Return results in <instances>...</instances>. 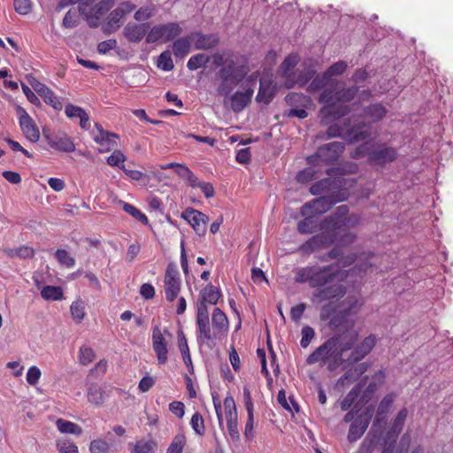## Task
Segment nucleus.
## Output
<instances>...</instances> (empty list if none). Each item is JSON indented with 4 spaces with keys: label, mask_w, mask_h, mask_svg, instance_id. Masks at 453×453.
<instances>
[{
    "label": "nucleus",
    "mask_w": 453,
    "mask_h": 453,
    "mask_svg": "<svg viewBox=\"0 0 453 453\" xmlns=\"http://www.w3.org/2000/svg\"><path fill=\"white\" fill-rule=\"evenodd\" d=\"M361 303L357 296H349L340 305L339 311L329 320L331 328L340 331L326 339L306 358L308 365L319 364L330 372L352 367L364 359L377 343L374 334L357 344L359 333L353 327Z\"/></svg>",
    "instance_id": "f257e3e1"
},
{
    "label": "nucleus",
    "mask_w": 453,
    "mask_h": 453,
    "mask_svg": "<svg viewBox=\"0 0 453 453\" xmlns=\"http://www.w3.org/2000/svg\"><path fill=\"white\" fill-rule=\"evenodd\" d=\"M220 296V290L211 284H208L200 292L201 299L196 303V340L200 345L209 344L214 339H221L228 332V319L219 308L213 310L211 326L210 325V313L207 304H217Z\"/></svg>",
    "instance_id": "f03ea898"
},
{
    "label": "nucleus",
    "mask_w": 453,
    "mask_h": 453,
    "mask_svg": "<svg viewBox=\"0 0 453 453\" xmlns=\"http://www.w3.org/2000/svg\"><path fill=\"white\" fill-rule=\"evenodd\" d=\"M338 278V265H328L296 268L294 280L296 283H308L311 288H318L314 296L319 301H326L342 297L345 294V288L340 284H332L322 288Z\"/></svg>",
    "instance_id": "7ed1b4c3"
},
{
    "label": "nucleus",
    "mask_w": 453,
    "mask_h": 453,
    "mask_svg": "<svg viewBox=\"0 0 453 453\" xmlns=\"http://www.w3.org/2000/svg\"><path fill=\"white\" fill-rule=\"evenodd\" d=\"M331 85L334 86L333 88H326L319 96V102L325 104L321 110L322 121L325 124L347 115L349 112V106L337 104L351 101L358 91L357 86L343 88V83L339 81Z\"/></svg>",
    "instance_id": "20e7f679"
},
{
    "label": "nucleus",
    "mask_w": 453,
    "mask_h": 453,
    "mask_svg": "<svg viewBox=\"0 0 453 453\" xmlns=\"http://www.w3.org/2000/svg\"><path fill=\"white\" fill-rule=\"evenodd\" d=\"M249 67L238 64L233 58H226L224 65L215 73L216 91L219 96L227 97L233 90L244 80Z\"/></svg>",
    "instance_id": "39448f33"
},
{
    "label": "nucleus",
    "mask_w": 453,
    "mask_h": 453,
    "mask_svg": "<svg viewBox=\"0 0 453 453\" xmlns=\"http://www.w3.org/2000/svg\"><path fill=\"white\" fill-rule=\"evenodd\" d=\"M365 127H367L364 122L355 123L351 127H349V123H344L343 126L334 123L329 126L326 134L329 138L342 137L349 142H355L364 141L370 137L371 133L369 128Z\"/></svg>",
    "instance_id": "423d86ee"
},
{
    "label": "nucleus",
    "mask_w": 453,
    "mask_h": 453,
    "mask_svg": "<svg viewBox=\"0 0 453 453\" xmlns=\"http://www.w3.org/2000/svg\"><path fill=\"white\" fill-rule=\"evenodd\" d=\"M345 149L342 142H332L320 146L315 154L307 157L309 165H317L319 164L333 165L335 163Z\"/></svg>",
    "instance_id": "0eeeda50"
},
{
    "label": "nucleus",
    "mask_w": 453,
    "mask_h": 453,
    "mask_svg": "<svg viewBox=\"0 0 453 453\" xmlns=\"http://www.w3.org/2000/svg\"><path fill=\"white\" fill-rule=\"evenodd\" d=\"M320 230V234L312 236L299 247V251L303 256H309L313 252L327 248L336 241L337 234L329 229H326L322 223Z\"/></svg>",
    "instance_id": "6e6552de"
},
{
    "label": "nucleus",
    "mask_w": 453,
    "mask_h": 453,
    "mask_svg": "<svg viewBox=\"0 0 453 453\" xmlns=\"http://www.w3.org/2000/svg\"><path fill=\"white\" fill-rule=\"evenodd\" d=\"M114 4V0H101L93 7L88 8L85 3H81L79 10L90 27H97L101 19L113 7Z\"/></svg>",
    "instance_id": "1a4fd4ad"
},
{
    "label": "nucleus",
    "mask_w": 453,
    "mask_h": 453,
    "mask_svg": "<svg viewBox=\"0 0 453 453\" xmlns=\"http://www.w3.org/2000/svg\"><path fill=\"white\" fill-rule=\"evenodd\" d=\"M182 29L177 22L157 25L150 28L146 36L147 43H154L159 40L169 42L180 35Z\"/></svg>",
    "instance_id": "9d476101"
},
{
    "label": "nucleus",
    "mask_w": 453,
    "mask_h": 453,
    "mask_svg": "<svg viewBox=\"0 0 453 453\" xmlns=\"http://www.w3.org/2000/svg\"><path fill=\"white\" fill-rule=\"evenodd\" d=\"M181 280L180 272L175 264H168L165 277H164V290L165 294V299L172 303L173 302L180 291Z\"/></svg>",
    "instance_id": "9b49d317"
},
{
    "label": "nucleus",
    "mask_w": 453,
    "mask_h": 453,
    "mask_svg": "<svg viewBox=\"0 0 453 453\" xmlns=\"http://www.w3.org/2000/svg\"><path fill=\"white\" fill-rule=\"evenodd\" d=\"M372 414L373 407L372 405L367 406L350 424L347 435L349 442L357 441L363 436L369 426Z\"/></svg>",
    "instance_id": "f8f14e48"
},
{
    "label": "nucleus",
    "mask_w": 453,
    "mask_h": 453,
    "mask_svg": "<svg viewBox=\"0 0 453 453\" xmlns=\"http://www.w3.org/2000/svg\"><path fill=\"white\" fill-rule=\"evenodd\" d=\"M42 135L50 147L56 150L61 152H73L75 150V145L72 138L65 132H50L43 128Z\"/></svg>",
    "instance_id": "ddd939ff"
},
{
    "label": "nucleus",
    "mask_w": 453,
    "mask_h": 453,
    "mask_svg": "<svg viewBox=\"0 0 453 453\" xmlns=\"http://www.w3.org/2000/svg\"><path fill=\"white\" fill-rule=\"evenodd\" d=\"M91 135L94 142L99 145V152L105 153L115 147H117V142L115 139L119 138V135L106 131L98 123L95 124V128L91 131Z\"/></svg>",
    "instance_id": "4468645a"
},
{
    "label": "nucleus",
    "mask_w": 453,
    "mask_h": 453,
    "mask_svg": "<svg viewBox=\"0 0 453 453\" xmlns=\"http://www.w3.org/2000/svg\"><path fill=\"white\" fill-rule=\"evenodd\" d=\"M256 79H253L251 75L247 81L246 88L242 91H236L230 95V102L232 110L238 113L241 112L251 101L254 94V88H252Z\"/></svg>",
    "instance_id": "2eb2a0df"
},
{
    "label": "nucleus",
    "mask_w": 453,
    "mask_h": 453,
    "mask_svg": "<svg viewBox=\"0 0 453 453\" xmlns=\"http://www.w3.org/2000/svg\"><path fill=\"white\" fill-rule=\"evenodd\" d=\"M348 213L349 208L347 205L338 206L334 213L326 217L321 223L326 229H329L338 236L345 227Z\"/></svg>",
    "instance_id": "dca6fc26"
},
{
    "label": "nucleus",
    "mask_w": 453,
    "mask_h": 453,
    "mask_svg": "<svg viewBox=\"0 0 453 453\" xmlns=\"http://www.w3.org/2000/svg\"><path fill=\"white\" fill-rule=\"evenodd\" d=\"M397 150L387 144H380L371 149L368 153V160L376 165H384L393 162L397 157Z\"/></svg>",
    "instance_id": "f3484780"
},
{
    "label": "nucleus",
    "mask_w": 453,
    "mask_h": 453,
    "mask_svg": "<svg viewBox=\"0 0 453 453\" xmlns=\"http://www.w3.org/2000/svg\"><path fill=\"white\" fill-rule=\"evenodd\" d=\"M17 113L20 129L26 138L32 142H37L40 138V131L33 119L21 106L17 107Z\"/></svg>",
    "instance_id": "a211bd4d"
},
{
    "label": "nucleus",
    "mask_w": 453,
    "mask_h": 453,
    "mask_svg": "<svg viewBox=\"0 0 453 453\" xmlns=\"http://www.w3.org/2000/svg\"><path fill=\"white\" fill-rule=\"evenodd\" d=\"M334 203L330 196H320L304 203L300 209V214L302 216L311 214L315 217L328 211Z\"/></svg>",
    "instance_id": "6ab92c4d"
},
{
    "label": "nucleus",
    "mask_w": 453,
    "mask_h": 453,
    "mask_svg": "<svg viewBox=\"0 0 453 453\" xmlns=\"http://www.w3.org/2000/svg\"><path fill=\"white\" fill-rule=\"evenodd\" d=\"M180 217L188 221L196 234H203L205 233V226L209 218L204 213L189 207L181 212Z\"/></svg>",
    "instance_id": "aec40b11"
},
{
    "label": "nucleus",
    "mask_w": 453,
    "mask_h": 453,
    "mask_svg": "<svg viewBox=\"0 0 453 453\" xmlns=\"http://www.w3.org/2000/svg\"><path fill=\"white\" fill-rule=\"evenodd\" d=\"M299 62L297 55L291 54L288 56L279 67V73L284 79V85L287 88H292L295 81V68Z\"/></svg>",
    "instance_id": "412c9836"
},
{
    "label": "nucleus",
    "mask_w": 453,
    "mask_h": 453,
    "mask_svg": "<svg viewBox=\"0 0 453 453\" xmlns=\"http://www.w3.org/2000/svg\"><path fill=\"white\" fill-rule=\"evenodd\" d=\"M152 347L159 365H165L168 359V349L165 339L158 326L152 329Z\"/></svg>",
    "instance_id": "4be33fe9"
},
{
    "label": "nucleus",
    "mask_w": 453,
    "mask_h": 453,
    "mask_svg": "<svg viewBox=\"0 0 453 453\" xmlns=\"http://www.w3.org/2000/svg\"><path fill=\"white\" fill-rule=\"evenodd\" d=\"M149 23H127L124 29L123 35L130 42H140L143 37L149 33Z\"/></svg>",
    "instance_id": "5701e85b"
},
{
    "label": "nucleus",
    "mask_w": 453,
    "mask_h": 453,
    "mask_svg": "<svg viewBox=\"0 0 453 453\" xmlns=\"http://www.w3.org/2000/svg\"><path fill=\"white\" fill-rule=\"evenodd\" d=\"M259 82V90L256 99L259 103L268 104L273 100L275 94L273 81L269 77H262Z\"/></svg>",
    "instance_id": "b1692460"
},
{
    "label": "nucleus",
    "mask_w": 453,
    "mask_h": 453,
    "mask_svg": "<svg viewBox=\"0 0 453 453\" xmlns=\"http://www.w3.org/2000/svg\"><path fill=\"white\" fill-rule=\"evenodd\" d=\"M395 398L396 395L395 393H389L381 399L377 408L376 416L373 420V426H379L385 420L386 415L392 408Z\"/></svg>",
    "instance_id": "393cba45"
},
{
    "label": "nucleus",
    "mask_w": 453,
    "mask_h": 453,
    "mask_svg": "<svg viewBox=\"0 0 453 453\" xmlns=\"http://www.w3.org/2000/svg\"><path fill=\"white\" fill-rule=\"evenodd\" d=\"M196 37L195 49L207 50L214 48L219 44V39L217 35H204L200 32H195L191 35V38Z\"/></svg>",
    "instance_id": "a878e982"
},
{
    "label": "nucleus",
    "mask_w": 453,
    "mask_h": 453,
    "mask_svg": "<svg viewBox=\"0 0 453 453\" xmlns=\"http://www.w3.org/2000/svg\"><path fill=\"white\" fill-rule=\"evenodd\" d=\"M408 416V410L406 408L401 409L396 416L391 422L389 429L388 431V438H397L403 431L405 420Z\"/></svg>",
    "instance_id": "bb28decb"
},
{
    "label": "nucleus",
    "mask_w": 453,
    "mask_h": 453,
    "mask_svg": "<svg viewBox=\"0 0 453 453\" xmlns=\"http://www.w3.org/2000/svg\"><path fill=\"white\" fill-rule=\"evenodd\" d=\"M124 16L120 11L117 9L112 10L108 17L106 23L103 26V32L105 35H111L116 32L122 25Z\"/></svg>",
    "instance_id": "cd10ccee"
},
{
    "label": "nucleus",
    "mask_w": 453,
    "mask_h": 453,
    "mask_svg": "<svg viewBox=\"0 0 453 453\" xmlns=\"http://www.w3.org/2000/svg\"><path fill=\"white\" fill-rule=\"evenodd\" d=\"M388 110L381 104H373L364 109L363 117L371 122L376 123L381 120L387 114Z\"/></svg>",
    "instance_id": "c85d7f7f"
},
{
    "label": "nucleus",
    "mask_w": 453,
    "mask_h": 453,
    "mask_svg": "<svg viewBox=\"0 0 453 453\" xmlns=\"http://www.w3.org/2000/svg\"><path fill=\"white\" fill-rule=\"evenodd\" d=\"M191 35L190 36H183L176 39L173 44V53L177 58H185L190 51L191 49Z\"/></svg>",
    "instance_id": "c756f323"
},
{
    "label": "nucleus",
    "mask_w": 453,
    "mask_h": 453,
    "mask_svg": "<svg viewBox=\"0 0 453 453\" xmlns=\"http://www.w3.org/2000/svg\"><path fill=\"white\" fill-rule=\"evenodd\" d=\"M334 81H330L329 78L326 76V73H323L322 74H319L317 76H313L312 81L308 85L307 90L311 93L317 92L328 85L329 87L327 88H333L334 86L331 84L334 83Z\"/></svg>",
    "instance_id": "7c9ffc66"
},
{
    "label": "nucleus",
    "mask_w": 453,
    "mask_h": 453,
    "mask_svg": "<svg viewBox=\"0 0 453 453\" xmlns=\"http://www.w3.org/2000/svg\"><path fill=\"white\" fill-rule=\"evenodd\" d=\"M363 387H364V384L359 383V384L356 385L346 395V396L341 402V409H342V411H345L349 410L351 407L353 408V406L355 405V402L357 399V397L359 396L360 392H361Z\"/></svg>",
    "instance_id": "2f4dec72"
},
{
    "label": "nucleus",
    "mask_w": 453,
    "mask_h": 453,
    "mask_svg": "<svg viewBox=\"0 0 453 453\" xmlns=\"http://www.w3.org/2000/svg\"><path fill=\"white\" fill-rule=\"evenodd\" d=\"M87 396L90 403L99 406L104 403L107 395L99 386L91 385L88 389Z\"/></svg>",
    "instance_id": "473e14b6"
},
{
    "label": "nucleus",
    "mask_w": 453,
    "mask_h": 453,
    "mask_svg": "<svg viewBox=\"0 0 453 453\" xmlns=\"http://www.w3.org/2000/svg\"><path fill=\"white\" fill-rule=\"evenodd\" d=\"M56 426L62 434L80 435L82 433V429L79 425L64 418H58L56 421Z\"/></svg>",
    "instance_id": "72a5a7b5"
},
{
    "label": "nucleus",
    "mask_w": 453,
    "mask_h": 453,
    "mask_svg": "<svg viewBox=\"0 0 453 453\" xmlns=\"http://www.w3.org/2000/svg\"><path fill=\"white\" fill-rule=\"evenodd\" d=\"M178 345H179V349L182 356L183 362L185 363L187 367H188V368L190 367L191 369H193L191 356H190L189 348L188 345V341L186 339V336H185L183 331L178 332Z\"/></svg>",
    "instance_id": "f704fd0d"
},
{
    "label": "nucleus",
    "mask_w": 453,
    "mask_h": 453,
    "mask_svg": "<svg viewBox=\"0 0 453 453\" xmlns=\"http://www.w3.org/2000/svg\"><path fill=\"white\" fill-rule=\"evenodd\" d=\"M297 223V230L302 234H312L317 230V219L314 216L308 214Z\"/></svg>",
    "instance_id": "c9c22d12"
},
{
    "label": "nucleus",
    "mask_w": 453,
    "mask_h": 453,
    "mask_svg": "<svg viewBox=\"0 0 453 453\" xmlns=\"http://www.w3.org/2000/svg\"><path fill=\"white\" fill-rule=\"evenodd\" d=\"M41 296L47 301H59L64 298V293L60 287L50 285L42 288Z\"/></svg>",
    "instance_id": "e433bc0d"
},
{
    "label": "nucleus",
    "mask_w": 453,
    "mask_h": 453,
    "mask_svg": "<svg viewBox=\"0 0 453 453\" xmlns=\"http://www.w3.org/2000/svg\"><path fill=\"white\" fill-rule=\"evenodd\" d=\"M354 369H350L351 367L348 368L349 370L344 373V375L340 379V380H357L362 374H364L368 367L369 364L366 362L360 363V364H355Z\"/></svg>",
    "instance_id": "4c0bfd02"
},
{
    "label": "nucleus",
    "mask_w": 453,
    "mask_h": 453,
    "mask_svg": "<svg viewBox=\"0 0 453 453\" xmlns=\"http://www.w3.org/2000/svg\"><path fill=\"white\" fill-rule=\"evenodd\" d=\"M156 444L150 440H139L131 448L130 453H155Z\"/></svg>",
    "instance_id": "58836bf2"
},
{
    "label": "nucleus",
    "mask_w": 453,
    "mask_h": 453,
    "mask_svg": "<svg viewBox=\"0 0 453 453\" xmlns=\"http://www.w3.org/2000/svg\"><path fill=\"white\" fill-rule=\"evenodd\" d=\"M210 61V57L204 53H198L192 56L188 63L187 67L190 71L197 70L200 67L205 66V65Z\"/></svg>",
    "instance_id": "ea45409f"
},
{
    "label": "nucleus",
    "mask_w": 453,
    "mask_h": 453,
    "mask_svg": "<svg viewBox=\"0 0 453 453\" xmlns=\"http://www.w3.org/2000/svg\"><path fill=\"white\" fill-rule=\"evenodd\" d=\"M186 442L187 440L183 434H176L167 448L166 453H183Z\"/></svg>",
    "instance_id": "a19ab883"
},
{
    "label": "nucleus",
    "mask_w": 453,
    "mask_h": 453,
    "mask_svg": "<svg viewBox=\"0 0 453 453\" xmlns=\"http://www.w3.org/2000/svg\"><path fill=\"white\" fill-rule=\"evenodd\" d=\"M157 67L165 72H169L173 69L174 65L170 50H165L159 55L157 58Z\"/></svg>",
    "instance_id": "79ce46f5"
},
{
    "label": "nucleus",
    "mask_w": 453,
    "mask_h": 453,
    "mask_svg": "<svg viewBox=\"0 0 453 453\" xmlns=\"http://www.w3.org/2000/svg\"><path fill=\"white\" fill-rule=\"evenodd\" d=\"M127 157L119 150H114L111 156L106 159V162L111 166H116L123 170L125 168L124 162Z\"/></svg>",
    "instance_id": "37998d69"
},
{
    "label": "nucleus",
    "mask_w": 453,
    "mask_h": 453,
    "mask_svg": "<svg viewBox=\"0 0 453 453\" xmlns=\"http://www.w3.org/2000/svg\"><path fill=\"white\" fill-rule=\"evenodd\" d=\"M55 257L59 264L67 268H72L75 265V259L65 250H57L55 252Z\"/></svg>",
    "instance_id": "c03bdc74"
},
{
    "label": "nucleus",
    "mask_w": 453,
    "mask_h": 453,
    "mask_svg": "<svg viewBox=\"0 0 453 453\" xmlns=\"http://www.w3.org/2000/svg\"><path fill=\"white\" fill-rule=\"evenodd\" d=\"M73 319L80 323L85 316V305L81 300L74 301L70 307Z\"/></svg>",
    "instance_id": "a18cd8bd"
},
{
    "label": "nucleus",
    "mask_w": 453,
    "mask_h": 453,
    "mask_svg": "<svg viewBox=\"0 0 453 453\" xmlns=\"http://www.w3.org/2000/svg\"><path fill=\"white\" fill-rule=\"evenodd\" d=\"M315 72L311 69H304L300 72L298 74H295V81L293 83V88L295 86L303 87L313 78Z\"/></svg>",
    "instance_id": "49530a36"
},
{
    "label": "nucleus",
    "mask_w": 453,
    "mask_h": 453,
    "mask_svg": "<svg viewBox=\"0 0 453 453\" xmlns=\"http://www.w3.org/2000/svg\"><path fill=\"white\" fill-rule=\"evenodd\" d=\"M122 204H123V210L127 213H128L131 216H133L135 219H137L141 223H142L144 225L148 224V218H147V216L144 213H142L140 210H138L134 205H132L130 203H125V202H123Z\"/></svg>",
    "instance_id": "de8ad7c7"
},
{
    "label": "nucleus",
    "mask_w": 453,
    "mask_h": 453,
    "mask_svg": "<svg viewBox=\"0 0 453 453\" xmlns=\"http://www.w3.org/2000/svg\"><path fill=\"white\" fill-rule=\"evenodd\" d=\"M10 257H17L19 258H30L34 256V250L28 246H20L19 248L11 249L7 251Z\"/></svg>",
    "instance_id": "09e8293b"
},
{
    "label": "nucleus",
    "mask_w": 453,
    "mask_h": 453,
    "mask_svg": "<svg viewBox=\"0 0 453 453\" xmlns=\"http://www.w3.org/2000/svg\"><path fill=\"white\" fill-rule=\"evenodd\" d=\"M42 97L46 104L50 105L56 111L62 110L63 105L59 97L50 88Z\"/></svg>",
    "instance_id": "8fccbe9b"
},
{
    "label": "nucleus",
    "mask_w": 453,
    "mask_h": 453,
    "mask_svg": "<svg viewBox=\"0 0 453 453\" xmlns=\"http://www.w3.org/2000/svg\"><path fill=\"white\" fill-rule=\"evenodd\" d=\"M331 184L332 180L330 178H324L312 184L310 188V191L312 195L318 196L328 190Z\"/></svg>",
    "instance_id": "3c124183"
},
{
    "label": "nucleus",
    "mask_w": 453,
    "mask_h": 453,
    "mask_svg": "<svg viewBox=\"0 0 453 453\" xmlns=\"http://www.w3.org/2000/svg\"><path fill=\"white\" fill-rule=\"evenodd\" d=\"M155 13V7L153 5L150 6H142L140 7L134 15L135 20L142 22L150 19Z\"/></svg>",
    "instance_id": "603ef678"
},
{
    "label": "nucleus",
    "mask_w": 453,
    "mask_h": 453,
    "mask_svg": "<svg viewBox=\"0 0 453 453\" xmlns=\"http://www.w3.org/2000/svg\"><path fill=\"white\" fill-rule=\"evenodd\" d=\"M346 69L347 63L345 61H338L333 64L331 66H329L325 73L326 76L329 78V80L333 81L332 77L341 75L345 72Z\"/></svg>",
    "instance_id": "864d4df0"
},
{
    "label": "nucleus",
    "mask_w": 453,
    "mask_h": 453,
    "mask_svg": "<svg viewBox=\"0 0 453 453\" xmlns=\"http://www.w3.org/2000/svg\"><path fill=\"white\" fill-rule=\"evenodd\" d=\"M95 358L94 350L87 346H82L79 351V360L80 363L83 365H87L90 364Z\"/></svg>",
    "instance_id": "5fc2aeb1"
},
{
    "label": "nucleus",
    "mask_w": 453,
    "mask_h": 453,
    "mask_svg": "<svg viewBox=\"0 0 453 453\" xmlns=\"http://www.w3.org/2000/svg\"><path fill=\"white\" fill-rule=\"evenodd\" d=\"M301 334L302 338L300 341V345L302 348L305 349L310 345L311 342L314 338L315 331L311 326H304L302 328Z\"/></svg>",
    "instance_id": "6e6d98bb"
},
{
    "label": "nucleus",
    "mask_w": 453,
    "mask_h": 453,
    "mask_svg": "<svg viewBox=\"0 0 453 453\" xmlns=\"http://www.w3.org/2000/svg\"><path fill=\"white\" fill-rule=\"evenodd\" d=\"M58 453H79L78 447L69 440H59L57 442Z\"/></svg>",
    "instance_id": "4d7b16f0"
},
{
    "label": "nucleus",
    "mask_w": 453,
    "mask_h": 453,
    "mask_svg": "<svg viewBox=\"0 0 453 453\" xmlns=\"http://www.w3.org/2000/svg\"><path fill=\"white\" fill-rule=\"evenodd\" d=\"M224 408L226 412V418H237V412L235 403L233 397L227 396L224 400Z\"/></svg>",
    "instance_id": "13d9d810"
},
{
    "label": "nucleus",
    "mask_w": 453,
    "mask_h": 453,
    "mask_svg": "<svg viewBox=\"0 0 453 453\" xmlns=\"http://www.w3.org/2000/svg\"><path fill=\"white\" fill-rule=\"evenodd\" d=\"M190 425L193 430L199 435H203L204 434V425L203 418L201 414L196 412L190 420Z\"/></svg>",
    "instance_id": "bf43d9fd"
},
{
    "label": "nucleus",
    "mask_w": 453,
    "mask_h": 453,
    "mask_svg": "<svg viewBox=\"0 0 453 453\" xmlns=\"http://www.w3.org/2000/svg\"><path fill=\"white\" fill-rule=\"evenodd\" d=\"M41 375H42L41 370L37 366L33 365L28 369V371L27 372V375H26L27 382L31 386H35L38 383V381L41 378Z\"/></svg>",
    "instance_id": "052dcab7"
},
{
    "label": "nucleus",
    "mask_w": 453,
    "mask_h": 453,
    "mask_svg": "<svg viewBox=\"0 0 453 453\" xmlns=\"http://www.w3.org/2000/svg\"><path fill=\"white\" fill-rule=\"evenodd\" d=\"M63 26L66 28H73L78 26V16L76 12L68 11L62 22Z\"/></svg>",
    "instance_id": "680f3d73"
},
{
    "label": "nucleus",
    "mask_w": 453,
    "mask_h": 453,
    "mask_svg": "<svg viewBox=\"0 0 453 453\" xmlns=\"http://www.w3.org/2000/svg\"><path fill=\"white\" fill-rule=\"evenodd\" d=\"M84 111L85 110L81 107L73 105L72 104H67L65 107V113L69 119H79L81 114L84 113Z\"/></svg>",
    "instance_id": "e2e57ef3"
},
{
    "label": "nucleus",
    "mask_w": 453,
    "mask_h": 453,
    "mask_svg": "<svg viewBox=\"0 0 453 453\" xmlns=\"http://www.w3.org/2000/svg\"><path fill=\"white\" fill-rule=\"evenodd\" d=\"M377 388H378L377 383H375V382L369 383V385L364 390V392L361 395L360 401L363 403H367L368 402H370L372 400L373 395L375 394Z\"/></svg>",
    "instance_id": "0e129e2a"
},
{
    "label": "nucleus",
    "mask_w": 453,
    "mask_h": 453,
    "mask_svg": "<svg viewBox=\"0 0 453 453\" xmlns=\"http://www.w3.org/2000/svg\"><path fill=\"white\" fill-rule=\"evenodd\" d=\"M27 80L30 86L41 97L46 93V91L50 89L49 87H47L45 84L42 83L34 77H28Z\"/></svg>",
    "instance_id": "69168bd1"
},
{
    "label": "nucleus",
    "mask_w": 453,
    "mask_h": 453,
    "mask_svg": "<svg viewBox=\"0 0 453 453\" xmlns=\"http://www.w3.org/2000/svg\"><path fill=\"white\" fill-rule=\"evenodd\" d=\"M118 42L115 39H109L106 41H103L98 43L97 45V51L100 54H106L110 50H114L117 48Z\"/></svg>",
    "instance_id": "338daca9"
},
{
    "label": "nucleus",
    "mask_w": 453,
    "mask_h": 453,
    "mask_svg": "<svg viewBox=\"0 0 453 453\" xmlns=\"http://www.w3.org/2000/svg\"><path fill=\"white\" fill-rule=\"evenodd\" d=\"M108 443L103 440H94L90 443L91 453H105L108 450Z\"/></svg>",
    "instance_id": "774afa93"
}]
</instances>
